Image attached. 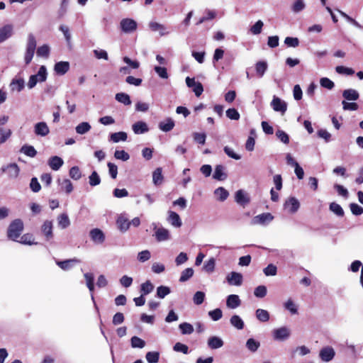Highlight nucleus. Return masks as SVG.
<instances>
[{
  "instance_id": "c756f323",
  "label": "nucleus",
  "mask_w": 363,
  "mask_h": 363,
  "mask_svg": "<svg viewBox=\"0 0 363 363\" xmlns=\"http://www.w3.org/2000/svg\"><path fill=\"white\" fill-rule=\"evenodd\" d=\"M267 69V63L264 61H259L255 65V70L259 77H262Z\"/></svg>"
},
{
  "instance_id": "72a5a7b5",
  "label": "nucleus",
  "mask_w": 363,
  "mask_h": 363,
  "mask_svg": "<svg viewBox=\"0 0 363 363\" xmlns=\"http://www.w3.org/2000/svg\"><path fill=\"white\" fill-rule=\"evenodd\" d=\"M116 223L118 225V228L121 231L127 230L129 228L130 224L129 220L123 216H121L117 219Z\"/></svg>"
},
{
  "instance_id": "6e6552de",
  "label": "nucleus",
  "mask_w": 363,
  "mask_h": 363,
  "mask_svg": "<svg viewBox=\"0 0 363 363\" xmlns=\"http://www.w3.org/2000/svg\"><path fill=\"white\" fill-rule=\"evenodd\" d=\"M290 336V331L286 327H281L274 330L273 337L276 340H285Z\"/></svg>"
},
{
  "instance_id": "f03ea898",
  "label": "nucleus",
  "mask_w": 363,
  "mask_h": 363,
  "mask_svg": "<svg viewBox=\"0 0 363 363\" xmlns=\"http://www.w3.org/2000/svg\"><path fill=\"white\" fill-rule=\"evenodd\" d=\"M121 30L125 33H131L137 30L138 23L132 18H123L120 22Z\"/></svg>"
},
{
  "instance_id": "bb28decb",
  "label": "nucleus",
  "mask_w": 363,
  "mask_h": 363,
  "mask_svg": "<svg viewBox=\"0 0 363 363\" xmlns=\"http://www.w3.org/2000/svg\"><path fill=\"white\" fill-rule=\"evenodd\" d=\"M208 345L211 349H218L223 345V341L218 337L213 336L208 339Z\"/></svg>"
},
{
  "instance_id": "052dcab7",
  "label": "nucleus",
  "mask_w": 363,
  "mask_h": 363,
  "mask_svg": "<svg viewBox=\"0 0 363 363\" xmlns=\"http://www.w3.org/2000/svg\"><path fill=\"white\" fill-rule=\"evenodd\" d=\"M335 71L340 74L352 75L354 73V71L352 68L344 66H337Z\"/></svg>"
},
{
  "instance_id": "c85d7f7f",
  "label": "nucleus",
  "mask_w": 363,
  "mask_h": 363,
  "mask_svg": "<svg viewBox=\"0 0 363 363\" xmlns=\"http://www.w3.org/2000/svg\"><path fill=\"white\" fill-rule=\"evenodd\" d=\"M57 223L59 227L62 229H65L69 226L70 220L68 216L66 213H62L57 217Z\"/></svg>"
},
{
  "instance_id": "b1692460",
  "label": "nucleus",
  "mask_w": 363,
  "mask_h": 363,
  "mask_svg": "<svg viewBox=\"0 0 363 363\" xmlns=\"http://www.w3.org/2000/svg\"><path fill=\"white\" fill-rule=\"evenodd\" d=\"M342 96L348 101H356L359 99V93L352 89H345L342 92Z\"/></svg>"
},
{
  "instance_id": "5701e85b",
  "label": "nucleus",
  "mask_w": 363,
  "mask_h": 363,
  "mask_svg": "<svg viewBox=\"0 0 363 363\" xmlns=\"http://www.w3.org/2000/svg\"><path fill=\"white\" fill-rule=\"evenodd\" d=\"M49 166L53 170H58L63 164V160L58 156H53L49 160Z\"/></svg>"
},
{
  "instance_id": "a211bd4d",
  "label": "nucleus",
  "mask_w": 363,
  "mask_h": 363,
  "mask_svg": "<svg viewBox=\"0 0 363 363\" xmlns=\"http://www.w3.org/2000/svg\"><path fill=\"white\" fill-rule=\"evenodd\" d=\"M174 121L171 118H167L160 122L159 128L164 132H169L174 128Z\"/></svg>"
},
{
  "instance_id": "680f3d73",
  "label": "nucleus",
  "mask_w": 363,
  "mask_h": 363,
  "mask_svg": "<svg viewBox=\"0 0 363 363\" xmlns=\"http://www.w3.org/2000/svg\"><path fill=\"white\" fill-rule=\"evenodd\" d=\"M208 315L214 321L220 320L223 316L222 311L220 308H216L208 312Z\"/></svg>"
},
{
  "instance_id": "58836bf2",
  "label": "nucleus",
  "mask_w": 363,
  "mask_h": 363,
  "mask_svg": "<svg viewBox=\"0 0 363 363\" xmlns=\"http://www.w3.org/2000/svg\"><path fill=\"white\" fill-rule=\"evenodd\" d=\"M329 208L331 211H333L335 214H336L338 216L342 217L345 214V212L341 206L335 202H332L330 204Z\"/></svg>"
},
{
  "instance_id": "a878e982",
  "label": "nucleus",
  "mask_w": 363,
  "mask_h": 363,
  "mask_svg": "<svg viewBox=\"0 0 363 363\" xmlns=\"http://www.w3.org/2000/svg\"><path fill=\"white\" fill-rule=\"evenodd\" d=\"M164 177L162 175V169L161 167H157L152 173V181L156 185H160L163 182Z\"/></svg>"
},
{
  "instance_id": "338daca9",
  "label": "nucleus",
  "mask_w": 363,
  "mask_h": 363,
  "mask_svg": "<svg viewBox=\"0 0 363 363\" xmlns=\"http://www.w3.org/2000/svg\"><path fill=\"white\" fill-rule=\"evenodd\" d=\"M320 84L321 86L326 88L328 89H332L335 86L334 82L330 80L329 78L323 77L320 80Z\"/></svg>"
},
{
  "instance_id": "5fc2aeb1",
  "label": "nucleus",
  "mask_w": 363,
  "mask_h": 363,
  "mask_svg": "<svg viewBox=\"0 0 363 363\" xmlns=\"http://www.w3.org/2000/svg\"><path fill=\"white\" fill-rule=\"evenodd\" d=\"M179 328L181 330L182 333L184 335L191 334L194 332V328L192 325L188 323H181Z\"/></svg>"
},
{
  "instance_id": "9d476101",
  "label": "nucleus",
  "mask_w": 363,
  "mask_h": 363,
  "mask_svg": "<svg viewBox=\"0 0 363 363\" xmlns=\"http://www.w3.org/2000/svg\"><path fill=\"white\" fill-rule=\"evenodd\" d=\"M52 228V222L50 220H45L41 226V231L48 241L53 238Z\"/></svg>"
},
{
  "instance_id": "49530a36",
  "label": "nucleus",
  "mask_w": 363,
  "mask_h": 363,
  "mask_svg": "<svg viewBox=\"0 0 363 363\" xmlns=\"http://www.w3.org/2000/svg\"><path fill=\"white\" fill-rule=\"evenodd\" d=\"M145 357L149 363H157L160 359V353L158 352H148Z\"/></svg>"
},
{
  "instance_id": "c03bdc74",
  "label": "nucleus",
  "mask_w": 363,
  "mask_h": 363,
  "mask_svg": "<svg viewBox=\"0 0 363 363\" xmlns=\"http://www.w3.org/2000/svg\"><path fill=\"white\" fill-rule=\"evenodd\" d=\"M34 76H37V79L39 80V82H43L46 81L47 79V69L44 65H42L36 74H33Z\"/></svg>"
},
{
  "instance_id": "473e14b6",
  "label": "nucleus",
  "mask_w": 363,
  "mask_h": 363,
  "mask_svg": "<svg viewBox=\"0 0 363 363\" xmlns=\"http://www.w3.org/2000/svg\"><path fill=\"white\" fill-rule=\"evenodd\" d=\"M127 138V133L123 131L112 133L110 136L111 140L114 143L125 141Z\"/></svg>"
},
{
  "instance_id": "c9c22d12",
  "label": "nucleus",
  "mask_w": 363,
  "mask_h": 363,
  "mask_svg": "<svg viewBox=\"0 0 363 363\" xmlns=\"http://www.w3.org/2000/svg\"><path fill=\"white\" fill-rule=\"evenodd\" d=\"M116 99L124 105H130L131 104V100L128 94L125 93H118L116 94Z\"/></svg>"
},
{
  "instance_id": "13d9d810",
  "label": "nucleus",
  "mask_w": 363,
  "mask_h": 363,
  "mask_svg": "<svg viewBox=\"0 0 363 363\" xmlns=\"http://www.w3.org/2000/svg\"><path fill=\"white\" fill-rule=\"evenodd\" d=\"M26 49L33 51L36 49V40L32 33L28 35Z\"/></svg>"
},
{
  "instance_id": "f8f14e48",
  "label": "nucleus",
  "mask_w": 363,
  "mask_h": 363,
  "mask_svg": "<svg viewBox=\"0 0 363 363\" xmlns=\"http://www.w3.org/2000/svg\"><path fill=\"white\" fill-rule=\"evenodd\" d=\"M34 132L35 135L44 137L49 134L50 129L45 122H39L35 125Z\"/></svg>"
},
{
  "instance_id": "e433bc0d",
  "label": "nucleus",
  "mask_w": 363,
  "mask_h": 363,
  "mask_svg": "<svg viewBox=\"0 0 363 363\" xmlns=\"http://www.w3.org/2000/svg\"><path fill=\"white\" fill-rule=\"evenodd\" d=\"M91 127L88 122H82L79 123L78 125H77L75 129L76 132L78 134L83 135L89 131L91 130Z\"/></svg>"
},
{
  "instance_id": "774afa93",
  "label": "nucleus",
  "mask_w": 363,
  "mask_h": 363,
  "mask_svg": "<svg viewBox=\"0 0 363 363\" xmlns=\"http://www.w3.org/2000/svg\"><path fill=\"white\" fill-rule=\"evenodd\" d=\"M153 289L154 286L150 281H147L141 284V291H143V295L150 294L153 290Z\"/></svg>"
},
{
  "instance_id": "2f4dec72",
  "label": "nucleus",
  "mask_w": 363,
  "mask_h": 363,
  "mask_svg": "<svg viewBox=\"0 0 363 363\" xmlns=\"http://www.w3.org/2000/svg\"><path fill=\"white\" fill-rule=\"evenodd\" d=\"M12 91H21L24 88V80L23 79H13L10 84Z\"/></svg>"
},
{
  "instance_id": "864d4df0",
  "label": "nucleus",
  "mask_w": 363,
  "mask_h": 363,
  "mask_svg": "<svg viewBox=\"0 0 363 363\" xmlns=\"http://www.w3.org/2000/svg\"><path fill=\"white\" fill-rule=\"evenodd\" d=\"M306 7L303 0H296L292 5L291 9L294 13H298Z\"/></svg>"
},
{
  "instance_id": "79ce46f5",
  "label": "nucleus",
  "mask_w": 363,
  "mask_h": 363,
  "mask_svg": "<svg viewBox=\"0 0 363 363\" xmlns=\"http://www.w3.org/2000/svg\"><path fill=\"white\" fill-rule=\"evenodd\" d=\"M6 168L10 177L14 178L18 177L20 169L16 163L9 164Z\"/></svg>"
},
{
  "instance_id": "0eeeda50",
  "label": "nucleus",
  "mask_w": 363,
  "mask_h": 363,
  "mask_svg": "<svg viewBox=\"0 0 363 363\" xmlns=\"http://www.w3.org/2000/svg\"><path fill=\"white\" fill-rule=\"evenodd\" d=\"M226 280L230 285L240 286L242 284L243 277L240 273L232 272L228 274Z\"/></svg>"
},
{
  "instance_id": "ea45409f",
  "label": "nucleus",
  "mask_w": 363,
  "mask_h": 363,
  "mask_svg": "<svg viewBox=\"0 0 363 363\" xmlns=\"http://www.w3.org/2000/svg\"><path fill=\"white\" fill-rule=\"evenodd\" d=\"M84 278L86 279V286L91 292L94 290V277L92 273L84 274Z\"/></svg>"
},
{
  "instance_id": "de8ad7c7",
  "label": "nucleus",
  "mask_w": 363,
  "mask_h": 363,
  "mask_svg": "<svg viewBox=\"0 0 363 363\" xmlns=\"http://www.w3.org/2000/svg\"><path fill=\"white\" fill-rule=\"evenodd\" d=\"M89 183L91 186H95L101 183L100 177L96 171H94L89 177Z\"/></svg>"
},
{
  "instance_id": "0e129e2a",
  "label": "nucleus",
  "mask_w": 363,
  "mask_h": 363,
  "mask_svg": "<svg viewBox=\"0 0 363 363\" xmlns=\"http://www.w3.org/2000/svg\"><path fill=\"white\" fill-rule=\"evenodd\" d=\"M114 157L117 160H121L123 161H127L130 158V155L125 150H116L114 152Z\"/></svg>"
},
{
  "instance_id": "a18cd8bd",
  "label": "nucleus",
  "mask_w": 363,
  "mask_h": 363,
  "mask_svg": "<svg viewBox=\"0 0 363 363\" xmlns=\"http://www.w3.org/2000/svg\"><path fill=\"white\" fill-rule=\"evenodd\" d=\"M11 130L8 128H0V144L5 143L11 136Z\"/></svg>"
},
{
  "instance_id": "4c0bfd02",
  "label": "nucleus",
  "mask_w": 363,
  "mask_h": 363,
  "mask_svg": "<svg viewBox=\"0 0 363 363\" xmlns=\"http://www.w3.org/2000/svg\"><path fill=\"white\" fill-rule=\"evenodd\" d=\"M21 152L30 157H34L37 155L35 149L33 146L28 145H23L21 149Z\"/></svg>"
},
{
  "instance_id": "6e6d98bb",
  "label": "nucleus",
  "mask_w": 363,
  "mask_h": 363,
  "mask_svg": "<svg viewBox=\"0 0 363 363\" xmlns=\"http://www.w3.org/2000/svg\"><path fill=\"white\" fill-rule=\"evenodd\" d=\"M61 189L67 194H69L73 190V185L71 181L68 179H64L61 183Z\"/></svg>"
},
{
  "instance_id": "f704fd0d",
  "label": "nucleus",
  "mask_w": 363,
  "mask_h": 363,
  "mask_svg": "<svg viewBox=\"0 0 363 363\" xmlns=\"http://www.w3.org/2000/svg\"><path fill=\"white\" fill-rule=\"evenodd\" d=\"M257 318L261 322H267L269 320V313L267 311L259 308L255 312Z\"/></svg>"
},
{
  "instance_id": "9b49d317",
  "label": "nucleus",
  "mask_w": 363,
  "mask_h": 363,
  "mask_svg": "<svg viewBox=\"0 0 363 363\" xmlns=\"http://www.w3.org/2000/svg\"><path fill=\"white\" fill-rule=\"evenodd\" d=\"M274 217L270 213H263L256 216L253 218V223L255 224L265 225L269 223L273 220Z\"/></svg>"
},
{
  "instance_id": "7c9ffc66",
  "label": "nucleus",
  "mask_w": 363,
  "mask_h": 363,
  "mask_svg": "<svg viewBox=\"0 0 363 363\" xmlns=\"http://www.w3.org/2000/svg\"><path fill=\"white\" fill-rule=\"evenodd\" d=\"M230 322L233 326L238 330H242L244 328L245 324L241 318L238 315H233L230 320Z\"/></svg>"
},
{
  "instance_id": "4be33fe9",
  "label": "nucleus",
  "mask_w": 363,
  "mask_h": 363,
  "mask_svg": "<svg viewBox=\"0 0 363 363\" xmlns=\"http://www.w3.org/2000/svg\"><path fill=\"white\" fill-rule=\"evenodd\" d=\"M239 296L235 294L229 295L227 298L226 304L230 308H235L240 305Z\"/></svg>"
},
{
  "instance_id": "20e7f679",
  "label": "nucleus",
  "mask_w": 363,
  "mask_h": 363,
  "mask_svg": "<svg viewBox=\"0 0 363 363\" xmlns=\"http://www.w3.org/2000/svg\"><path fill=\"white\" fill-rule=\"evenodd\" d=\"M271 106L275 111L281 112L282 114L287 110L286 103L275 96L271 102Z\"/></svg>"
},
{
  "instance_id": "8fccbe9b",
  "label": "nucleus",
  "mask_w": 363,
  "mask_h": 363,
  "mask_svg": "<svg viewBox=\"0 0 363 363\" xmlns=\"http://www.w3.org/2000/svg\"><path fill=\"white\" fill-rule=\"evenodd\" d=\"M171 291L168 286H160L157 289V296L160 298H164L167 295L170 294Z\"/></svg>"
},
{
  "instance_id": "6ab92c4d",
  "label": "nucleus",
  "mask_w": 363,
  "mask_h": 363,
  "mask_svg": "<svg viewBox=\"0 0 363 363\" xmlns=\"http://www.w3.org/2000/svg\"><path fill=\"white\" fill-rule=\"evenodd\" d=\"M284 205L286 208H289V211L291 213H296L300 207L298 201L294 197L289 198Z\"/></svg>"
},
{
  "instance_id": "dca6fc26",
  "label": "nucleus",
  "mask_w": 363,
  "mask_h": 363,
  "mask_svg": "<svg viewBox=\"0 0 363 363\" xmlns=\"http://www.w3.org/2000/svg\"><path fill=\"white\" fill-rule=\"evenodd\" d=\"M149 28L153 32L158 31L161 36L165 35L169 33L168 31H166V27L160 24L157 22L151 21L149 23Z\"/></svg>"
},
{
  "instance_id": "423d86ee",
  "label": "nucleus",
  "mask_w": 363,
  "mask_h": 363,
  "mask_svg": "<svg viewBox=\"0 0 363 363\" xmlns=\"http://www.w3.org/2000/svg\"><path fill=\"white\" fill-rule=\"evenodd\" d=\"M91 240L96 244H102L105 240V235L99 228H94L90 230Z\"/></svg>"
},
{
  "instance_id": "2eb2a0df",
  "label": "nucleus",
  "mask_w": 363,
  "mask_h": 363,
  "mask_svg": "<svg viewBox=\"0 0 363 363\" xmlns=\"http://www.w3.org/2000/svg\"><path fill=\"white\" fill-rule=\"evenodd\" d=\"M235 199L238 203L243 206L248 204L250 201V197L242 189L236 191Z\"/></svg>"
},
{
  "instance_id": "bf43d9fd",
  "label": "nucleus",
  "mask_w": 363,
  "mask_h": 363,
  "mask_svg": "<svg viewBox=\"0 0 363 363\" xmlns=\"http://www.w3.org/2000/svg\"><path fill=\"white\" fill-rule=\"evenodd\" d=\"M226 116L231 120H239L240 116L239 112L234 108H228L226 111Z\"/></svg>"
},
{
  "instance_id": "09e8293b",
  "label": "nucleus",
  "mask_w": 363,
  "mask_h": 363,
  "mask_svg": "<svg viewBox=\"0 0 363 363\" xmlns=\"http://www.w3.org/2000/svg\"><path fill=\"white\" fill-rule=\"evenodd\" d=\"M37 55L39 57H48L50 55V48L48 45L40 46L37 49Z\"/></svg>"
},
{
  "instance_id": "39448f33",
  "label": "nucleus",
  "mask_w": 363,
  "mask_h": 363,
  "mask_svg": "<svg viewBox=\"0 0 363 363\" xmlns=\"http://www.w3.org/2000/svg\"><path fill=\"white\" fill-rule=\"evenodd\" d=\"M335 355L334 349L330 346L323 347L319 353L320 358L324 362L331 361Z\"/></svg>"
},
{
  "instance_id": "cd10ccee",
  "label": "nucleus",
  "mask_w": 363,
  "mask_h": 363,
  "mask_svg": "<svg viewBox=\"0 0 363 363\" xmlns=\"http://www.w3.org/2000/svg\"><path fill=\"white\" fill-rule=\"evenodd\" d=\"M215 196L217 197V199L220 201H224L227 199L229 196L228 191L224 189L223 187H218L214 191Z\"/></svg>"
},
{
  "instance_id": "412c9836",
  "label": "nucleus",
  "mask_w": 363,
  "mask_h": 363,
  "mask_svg": "<svg viewBox=\"0 0 363 363\" xmlns=\"http://www.w3.org/2000/svg\"><path fill=\"white\" fill-rule=\"evenodd\" d=\"M224 167L221 164L216 166L214 173L213 174V179L218 181H223L227 178L226 173L224 172Z\"/></svg>"
},
{
  "instance_id": "37998d69",
  "label": "nucleus",
  "mask_w": 363,
  "mask_h": 363,
  "mask_svg": "<svg viewBox=\"0 0 363 363\" xmlns=\"http://www.w3.org/2000/svg\"><path fill=\"white\" fill-rule=\"evenodd\" d=\"M194 275V270L192 268H186L185 269L181 274L179 278L180 282H184L189 280Z\"/></svg>"
},
{
  "instance_id": "69168bd1",
  "label": "nucleus",
  "mask_w": 363,
  "mask_h": 363,
  "mask_svg": "<svg viewBox=\"0 0 363 363\" xmlns=\"http://www.w3.org/2000/svg\"><path fill=\"white\" fill-rule=\"evenodd\" d=\"M215 259L213 258H211L208 259L203 265V269L208 273H211L214 271L215 269Z\"/></svg>"
},
{
  "instance_id": "a19ab883",
  "label": "nucleus",
  "mask_w": 363,
  "mask_h": 363,
  "mask_svg": "<svg viewBox=\"0 0 363 363\" xmlns=\"http://www.w3.org/2000/svg\"><path fill=\"white\" fill-rule=\"evenodd\" d=\"M130 342L133 348H143L145 346V342L137 336L132 337Z\"/></svg>"
},
{
  "instance_id": "aec40b11",
  "label": "nucleus",
  "mask_w": 363,
  "mask_h": 363,
  "mask_svg": "<svg viewBox=\"0 0 363 363\" xmlns=\"http://www.w3.org/2000/svg\"><path fill=\"white\" fill-rule=\"evenodd\" d=\"M167 220L174 227L179 228L182 225V220L179 214L174 211H169V217Z\"/></svg>"
},
{
  "instance_id": "3c124183",
  "label": "nucleus",
  "mask_w": 363,
  "mask_h": 363,
  "mask_svg": "<svg viewBox=\"0 0 363 363\" xmlns=\"http://www.w3.org/2000/svg\"><path fill=\"white\" fill-rule=\"evenodd\" d=\"M69 177L74 179L79 180L82 177L81 171L77 166L72 167L69 172Z\"/></svg>"
},
{
  "instance_id": "4468645a",
  "label": "nucleus",
  "mask_w": 363,
  "mask_h": 363,
  "mask_svg": "<svg viewBox=\"0 0 363 363\" xmlns=\"http://www.w3.org/2000/svg\"><path fill=\"white\" fill-rule=\"evenodd\" d=\"M69 69V63L65 61L58 62L55 65L54 70L57 74L64 75Z\"/></svg>"
},
{
  "instance_id": "f3484780",
  "label": "nucleus",
  "mask_w": 363,
  "mask_h": 363,
  "mask_svg": "<svg viewBox=\"0 0 363 363\" xmlns=\"http://www.w3.org/2000/svg\"><path fill=\"white\" fill-rule=\"evenodd\" d=\"M155 235L158 242H162L169 240V232L164 228H159L156 229Z\"/></svg>"
},
{
  "instance_id": "603ef678",
  "label": "nucleus",
  "mask_w": 363,
  "mask_h": 363,
  "mask_svg": "<svg viewBox=\"0 0 363 363\" xmlns=\"http://www.w3.org/2000/svg\"><path fill=\"white\" fill-rule=\"evenodd\" d=\"M259 342L258 341H256L253 338H250L247 340L246 342V346L249 350L251 352H255L257 350V349L259 347Z\"/></svg>"
},
{
  "instance_id": "393cba45",
  "label": "nucleus",
  "mask_w": 363,
  "mask_h": 363,
  "mask_svg": "<svg viewBox=\"0 0 363 363\" xmlns=\"http://www.w3.org/2000/svg\"><path fill=\"white\" fill-rule=\"evenodd\" d=\"M133 130L135 134H142L147 132L149 129L145 122L138 121L133 125Z\"/></svg>"
},
{
  "instance_id": "ddd939ff",
  "label": "nucleus",
  "mask_w": 363,
  "mask_h": 363,
  "mask_svg": "<svg viewBox=\"0 0 363 363\" xmlns=\"http://www.w3.org/2000/svg\"><path fill=\"white\" fill-rule=\"evenodd\" d=\"M13 35V26L7 24L0 28V43L9 39Z\"/></svg>"
},
{
  "instance_id": "4d7b16f0",
  "label": "nucleus",
  "mask_w": 363,
  "mask_h": 363,
  "mask_svg": "<svg viewBox=\"0 0 363 363\" xmlns=\"http://www.w3.org/2000/svg\"><path fill=\"white\" fill-rule=\"evenodd\" d=\"M263 26H264V23L261 20L257 21L250 28L251 33L254 35H258V34L261 33Z\"/></svg>"
},
{
  "instance_id": "7ed1b4c3",
  "label": "nucleus",
  "mask_w": 363,
  "mask_h": 363,
  "mask_svg": "<svg viewBox=\"0 0 363 363\" xmlns=\"http://www.w3.org/2000/svg\"><path fill=\"white\" fill-rule=\"evenodd\" d=\"M186 84L188 87L193 89V91L197 97L202 94L203 91V87L200 82H196L194 78H190L189 77H187L186 78Z\"/></svg>"
},
{
  "instance_id": "f257e3e1",
  "label": "nucleus",
  "mask_w": 363,
  "mask_h": 363,
  "mask_svg": "<svg viewBox=\"0 0 363 363\" xmlns=\"http://www.w3.org/2000/svg\"><path fill=\"white\" fill-rule=\"evenodd\" d=\"M23 230V223L21 219H16L13 220L9 225L7 230V237L9 239L17 241L21 233Z\"/></svg>"
},
{
  "instance_id": "e2e57ef3",
  "label": "nucleus",
  "mask_w": 363,
  "mask_h": 363,
  "mask_svg": "<svg viewBox=\"0 0 363 363\" xmlns=\"http://www.w3.org/2000/svg\"><path fill=\"white\" fill-rule=\"evenodd\" d=\"M267 287L265 286L261 285L255 288L254 294L256 297L263 298L267 295Z\"/></svg>"
},
{
  "instance_id": "1a4fd4ad",
  "label": "nucleus",
  "mask_w": 363,
  "mask_h": 363,
  "mask_svg": "<svg viewBox=\"0 0 363 363\" xmlns=\"http://www.w3.org/2000/svg\"><path fill=\"white\" fill-rule=\"evenodd\" d=\"M80 262V259L74 257L72 259H69L63 261H56V264L62 270L67 271L72 268L74 264H79Z\"/></svg>"
}]
</instances>
